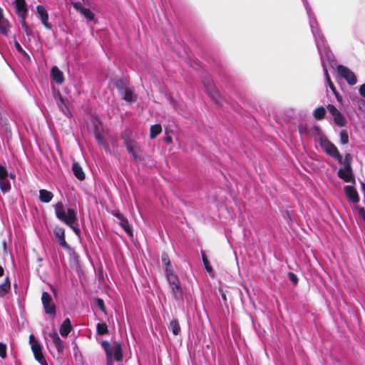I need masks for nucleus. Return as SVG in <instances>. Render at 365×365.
<instances>
[{"label":"nucleus","instance_id":"c756f323","mask_svg":"<svg viewBox=\"0 0 365 365\" xmlns=\"http://www.w3.org/2000/svg\"><path fill=\"white\" fill-rule=\"evenodd\" d=\"M97 334L104 335L108 332V326L105 322H100L96 325Z\"/></svg>","mask_w":365,"mask_h":365},{"label":"nucleus","instance_id":"bb28decb","mask_svg":"<svg viewBox=\"0 0 365 365\" xmlns=\"http://www.w3.org/2000/svg\"><path fill=\"white\" fill-rule=\"evenodd\" d=\"M171 293L173 294V297L175 299H180L182 297V289L180 287V284H176V287L175 286H169Z\"/></svg>","mask_w":365,"mask_h":365},{"label":"nucleus","instance_id":"6ab92c4d","mask_svg":"<svg viewBox=\"0 0 365 365\" xmlns=\"http://www.w3.org/2000/svg\"><path fill=\"white\" fill-rule=\"evenodd\" d=\"M165 272L169 286L176 287V284H180L179 278L177 274L174 273L173 269H167Z\"/></svg>","mask_w":365,"mask_h":365},{"label":"nucleus","instance_id":"6e6552de","mask_svg":"<svg viewBox=\"0 0 365 365\" xmlns=\"http://www.w3.org/2000/svg\"><path fill=\"white\" fill-rule=\"evenodd\" d=\"M9 173L6 168L0 165V189L5 194L10 191L11 184L8 179Z\"/></svg>","mask_w":365,"mask_h":365},{"label":"nucleus","instance_id":"f8f14e48","mask_svg":"<svg viewBox=\"0 0 365 365\" xmlns=\"http://www.w3.org/2000/svg\"><path fill=\"white\" fill-rule=\"evenodd\" d=\"M31 350L34 353L35 359L38 361L41 365H48L43 355L41 346L38 341H34L32 343Z\"/></svg>","mask_w":365,"mask_h":365},{"label":"nucleus","instance_id":"3c124183","mask_svg":"<svg viewBox=\"0 0 365 365\" xmlns=\"http://www.w3.org/2000/svg\"><path fill=\"white\" fill-rule=\"evenodd\" d=\"M361 188H362V191H363L364 194H365V183H364V182L361 183Z\"/></svg>","mask_w":365,"mask_h":365},{"label":"nucleus","instance_id":"20e7f679","mask_svg":"<svg viewBox=\"0 0 365 365\" xmlns=\"http://www.w3.org/2000/svg\"><path fill=\"white\" fill-rule=\"evenodd\" d=\"M101 346L106 351L108 361H110L112 358H114L117 361H122L123 351L121 345L119 343H115L113 346H110L108 341H103Z\"/></svg>","mask_w":365,"mask_h":365},{"label":"nucleus","instance_id":"4c0bfd02","mask_svg":"<svg viewBox=\"0 0 365 365\" xmlns=\"http://www.w3.org/2000/svg\"><path fill=\"white\" fill-rule=\"evenodd\" d=\"M14 46L19 53H22L24 56L29 57L28 53L22 48L18 41L14 42Z\"/></svg>","mask_w":365,"mask_h":365},{"label":"nucleus","instance_id":"37998d69","mask_svg":"<svg viewBox=\"0 0 365 365\" xmlns=\"http://www.w3.org/2000/svg\"><path fill=\"white\" fill-rule=\"evenodd\" d=\"M290 280L294 284L297 283V277L292 272L289 274Z\"/></svg>","mask_w":365,"mask_h":365},{"label":"nucleus","instance_id":"8fccbe9b","mask_svg":"<svg viewBox=\"0 0 365 365\" xmlns=\"http://www.w3.org/2000/svg\"><path fill=\"white\" fill-rule=\"evenodd\" d=\"M4 272V268L0 265V277L3 276Z\"/></svg>","mask_w":365,"mask_h":365},{"label":"nucleus","instance_id":"603ef678","mask_svg":"<svg viewBox=\"0 0 365 365\" xmlns=\"http://www.w3.org/2000/svg\"><path fill=\"white\" fill-rule=\"evenodd\" d=\"M9 175L10 178H11V179H14V178H15V175L13 173H10Z\"/></svg>","mask_w":365,"mask_h":365},{"label":"nucleus","instance_id":"58836bf2","mask_svg":"<svg viewBox=\"0 0 365 365\" xmlns=\"http://www.w3.org/2000/svg\"><path fill=\"white\" fill-rule=\"evenodd\" d=\"M0 356L4 359L6 356V345L0 343Z\"/></svg>","mask_w":365,"mask_h":365},{"label":"nucleus","instance_id":"b1692460","mask_svg":"<svg viewBox=\"0 0 365 365\" xmlns=\"http://www.w3.org/2000/svg\"><path fill=\"white\" fill-rule=\"evenodd\" d=\"M72 170L74 175L80 180L85 179V173L83 171L81 166L76 162H74L72 165Z\"/></svg>","mask_w":365,"mask_h":365},{"label":"nucleus","instance_id":"864d4df0","mask_svg":"<svg viewBox=\"0 0 365 365\" xmlns=\"http://www.w3.org/2000/svg\"><path fill=\"white\" fill-rule=\"evenodd\" d=\"M174 106V108H175V110H177L178 111H179V112H180V110L178 109V108H177V107H175V106Z\"/></svg>","mask_w":365,"mask_h":365},{"label":"nucleus","instance_id":"c9c22d12","mask_svg":"<svg viewBox=\"0 0 365 365\" xmlns=\"http://www.w3.org/2000/svg\"><path fill=\"white\" fill-rule=\"evenodd\" d=\"M26 17L20 18V24L21 25V27H22L24 31L27 35H29L31 33V30L26 22Z\"/></svg>","mask_w":365,"mask_h":365},{"label":"nucleus","instance_id":"2eb2a0df","mask_svg":"<svg viewBox=\"0 0 365 365\" xmlns=\"http://www.w3.org/2000/svg\"><path fill=\"white\" fill-rule=\"evenodd\" d=\"M55 237L58 239L59 245L66 250H70V246L65 240V230L61 227H56L53 230Z\"/></svg>","mask_w":365,"mask_h":365},{"label":"nucleus","instance_id":"7c9ffc66","mask_svg":"<svg viewBox=\"0 0 365 365\" xmlns=\"http://www.w3.org/2000/svg\"><path fill=\"white\" fill-rule=\"evenodd\" d=\"M161 259L163 264L165 266V271L167 269H173L168 254L163 253L161 256Z\"/></svg>","mask_w":365,"mask_h":365},{"label":"nucleus","instance_id":"9d476101","mask_svg":"<svg viewBox=\"0 0 365 365\" xmlns=\"http://www.w3.org/2000/svg\"><path fill=\"white\" fill-rule=\"evenodd\" d=\"M116 86L118 87L123 100L129 103L135 101L136 98L134 96L133 90L131 88L121 86L120 82L116 83Z\"/></svg>","mask_w":365,"mask_h":365},{"label":"nucleus","instance_id":"a211bd4d","mask_svg":"<svg viewBox=\"0 0 365 365\" xmlns=\"http://www.w3.org/2000/svg\"><path fill=\"white\" fill-rule=\"evenodd\" d=\"M344 190L345 194L350 200L353 202H359V197L358 193L352 185H346Z\"/></svg>","mask_w":365,"mask_h":365},{"label":"nucleus","instance_id":"1a4fd4ad","mask_svg":"<svg viewBox=\"0 0 365 365\" xmlns=\"http://www.w3.org/2000/svg\"><path fill=\"white\" fill-rule=\"evenodd\" d=\"M337 71L339 74L343 77L349 85L353 86L356 84V78L354 73L347 67L339 65L337 66Z\"/></svg>","mask_w":365,"mask_h":365},{"label":"nucleus","instance_id":"dca6fc26","mask_svg":"<svg viewBox=\"0 0 365 365\" xmlns=\"http://www.w3.org/2000/svg\"><path fill=\"white\" fill-rule=\"evenodd\" d=\"M14 6L16 13L19 19L27 16L28 8L25 0H15Z\"/></svg>","mask_w":365,"mask_h":365},{"label":"nucleus","instance_id":"473e14b6","mask_svg":"<svg viewBox=\"0 0 365 365\" xmlns=\"http://www.w3.org/2000/svg\"><path fill=\"white\" fill-rule=\"evenodd\" d=\"M170 329L173 334L178 335L180 331L179 323L176 320H173L170 322Z\"/></svg>","mask_w":365,"mask_h":365},{"label":"nucleus","instance_id":"5701e85b","mask_svg":"<svg viewBox=\"0 0 365 365\" xmlns=\"http://www.w3.org/2000/svg\"><path fill=\"white\" fill-rule=\"evenodd\" d=\"M53 197V195L51 192L45 189H41L39 190V200L41 202L44 203L50 202Z\"/></svg>","mask_w":365,"mask_h":365},{"label":"nucleus","instance_id":"f257e3e1","mask_svg":"<svg viewBox=\"0 0 365 365\" xmlns=\"http://www.w3.org/2000/svg\"><path fill=\"white\" fill-rule=\"evenodd\" d=\"M304 5L305 6V9L307 10V15L309 19V26L312 31V33L313 34V36L315 39L316 45L319 51V53L320 55L321 58V63L323 68L324 74L325 76L326 81L330 88V89L334 93L336 94V88L333 84V83L331 81V78L329 77V75L328 73V69L327 66H330L331 67H333V56L330 53L329 48L327 45V42L324 38V36L322 35L319 28L318 23L313 16V14L312 12L311 8L308 5V2L307 0H302Z\"/></svg>","mask_w":365,"mask_h":365},{"label":"nucleus","instance_id":"7ed1b4c3","mask_svg":"<svg viewBox=\"0 0 365 365\" xmlns=\"http://www.w3.org/2000/svg\"><path fill=\"white\" fill-rule=\"evenodd\" d=\"M352 157L350 153H346L344 158H342L343 166L339 168L337 172V175L339 178L342 179L346 182H351L355 184V179L351 168Z\"/></svg>","mask_w":365,"mask_h":365},{"label":"nucleus","instance_id":"39448f33","mask_svg":"<svg viewBox=\"0 0 365 365\" xmlns=\"http://www.w3.org/2000/svg\"><path fill=\"white\" fill-rule=\"evenodd\" d=\"M319 144L322 150L328 155L336 159L339 163H342V155L340 154L336 147L331 141H329L325 136L320 135Z\"/></svg>","mask_w":365,"mask_h":365},{"label":"nucleus","instance_id":"e433bc0d","mask_svg":"<svg viewBox=\"0 0 365 365\" xmlns=\"http://www.w3.org/2000/svg\"><path fill=\"white\" fill-rule=\"evenodd\" d=\"M327 109L334 118L341 113V112L334 106L331 104L328 105Z\"/></svg>","mask_w":365,"mask_h":365},{"label":"nucleus","instance_id":"a878e982","mask_svg":"<svg viewBox=\"0 0 365 365\" xmlns=\"http://www.w3.org/2000/svg\"><path fill=\"white\" fill-rule=\"evenodd\" d=\"M11 289V282L6 277L4 282L0 284V297H4Z\"/></svg>","mask_w":365,"mask_h":365},{"label":"nucleus","instance_id":"412c9836","mask_svg":"<svg viewBox=\"0 0 365 365\" xmlns=\"http://www.w3.org/2000/svg\"><path fill=\"white\" fill-rule=\"evenodd\" d=\"M72 329L71 321L66 318L60 327L59 332L63 337H66Z\"/></svg>","mask_w":365,"mask_h":365},{"label":"nucleus","instance_id":"9b49d317","mask_svg":"<svg viewBox=\"0 0 365 365\" xmlns=\"http://www.w3.org/2000/svg\"><path fill=\"white\" fill-rule=\"evenodd\" d=\"M36 11L38 15L39 19L41 20L42 24L45 26V28L48 30H51L52 25L48 21V14L45 7L42 5H38L36 6Z\"/></svg>","mask_w":365,"mask_h":365},{"label":"nucleus","instance_id":"49530a36","mask_svg":"<svg viewBox=\"0 0 365 365\" xmlns=\"http://www.w3.org/2000/svg\"><path fill=\"white\" fill-rule=\"evenodd\" d=\"M96 138L98 142H102V137L101 136L100 133L98 132H96L95 133Z\"/></svg>","mask_w":365,"mask_h":365},{"label":"nucleus","instance_id":"09e8293b","mask_svg":"<svg viewBox=\"0 0 365 365\" xmlns=\"http://www.w3.org/2000/svg\"><path fill=\"white\" fill-rule=\"evenodd\" d=\"M165 141L168 143H170L172 142V138L170 136H168L165 138Z\"/></svg>","mask_w":365,"mask_h":365},{"label":"nucleus","instance_id":"f3484780","mask_svg":"<svg viewBox=\"0 0 365 365\" xmlns=\"http://www.w3.org/2000/svg\"><path fill=\"white\" fill-rule=\"evenodd\" d=\"M48 336L51 339L52 342L54 344L57 351L59 354L62 353L64 350V343L60 339L57 332L55 330H53L48 334Z\"/></svg>","mask_w":365,"mask_h":365},{"label":"nucleus","instance_id":"423d86ee","mask_svg":"<svg viewBox=\"0 0 365 365\" xmlns=\"http://www.w3.org/2000/svg\"><path fill=\"white\" fill-rule=\"evenodd\" d=\"M41 302L46 314L54 317L56 315V308L50 294L43 292L41 295Z\"/></svg>","mask_w":365,"mask_h":365},{"label":"nucleus","instance_id":"a19ab883","mask_svg":"<svg viewBox=\"0 0 365 365\" xmlns=\"http://www.w3.org/2000/svg\"><path fill=\"white\" fill-rule=\"evenodd\" d=\"M58 107L60 108V110L62 111V113L67 117H69L71 115V113L69 110V109L68 108L67 106H65L64 108H61V105L58 104Z\"/></svg>","mask_w":365,"mask_h":365},{"label":"nucleus","instance_id":"aec40b11","mask_svg":"<svg viewBox=\"0 0 365 365\" xmlns=\"http://www.w3.org/2000/svg\"><path fill=\"white\" fill-rule=\"evenodd\" d=\"M74 7L78 9L81 14H83L88 20H94L95 15L89 9L81 6V4L79 3L74 4Z\"/></svg>","mask_w":365,"mask_h":365},{"label":"nucleus","instance_id":"f03ea898","mask_svg":"<svg viewBox=\"0 0 365 365\" xmlns=\"http://www.w3.org/2000/svg\"><path fill=\"white\" fill-rule=\"evenodd\" d=\"M56 217L58 220L68 225L76 235H80V229L78 227V213L76 208L68 207L66 210L62 202H58L53 205Z\"/></svg>","mask_w":365,"mask_h":365},{"label":"nucleus","instance_id":"4be33fe9","mask_svg":"<svg viewBox=\"0 0 365 365\" xmlns=\"http://www.w3.org/2000/svg\"><path fill=\"white\" fill-rule=\"evenodd\" d=\"M52 78L58 84H61L64 81L62 71L57 67L53 66L51 71Z\"/></svg>","mask_w":365,"mask_h":365},{"label":"nucleus","instance_id":"4468645a","mask_svg":"<svg viewBox=\"0 0 365 365\" xmlns=\"http://www.w3.org/2000/svg\"><path fill=\"white\" fill-rule=\"evenodd\" d=\"M11 28V23L4 17L3 9L0 7V33L4 36H8Z\"/></svg>","mask_w":365,"mask_h":365},{"label":"nucleus","instance_id":"cd10ccee","mask_svg":"<svg viewBox=\"0 0 365 365\" xmlns=\"http://www.w3.org/2000/svg\"><path fill=\"white\" fill-rule=\"evenodd\" d=\"M162 131V127L160 124L153 125L150 129V137L151 139L155 138Z\"/></svg>","mask_w":365,"mask_h":365},{"label":"nucleus","instance_id":"72a5a7b5","mask_svg":"<svg viewBox=\"0 0 365 365\" xmlns=\"http://www.w3.org/2000/svg\"><path fill=\"white\" fill-rule=\"evenodd\" d=\"M335 123L339 126H344L346 125V119L341 113L334 118Z\"/></svg>","mask_w":365,"mask_h":365},{"label":"nucleus","instance_id":"0eeeda50","mask_svg":"<svg viewBox=\"0 0 365 365\" xmlns=\"http://www.w3.org/2000/svg\"><path fill=\"white\" fill-rule=\"evenodd\" d=\"M122 138L127 151L133 155L134 159L137 160L138 158L136 153V150L138 148V143L127 133L122 134Z\"/></svg>","mask_w":365,"mask_h":365},{"label":"nucleus","instance_id":"a18cd8bd","mask_svg":"<svg viewBox=\"0 0 365 365\" xmlns=\"http://www.w3.org/2000/svg\"><path fill=\"white\" fill-rule=\"evenodd\" d=\"M359 93L361 96L365 98V84H363L359 88Z\"/></svg>","mask_w":365,"mask_h":365},{"label":"nucleus","instance_id":"2f4dec72","mask_svg":"<svg viewBox=\"0 0 365 365\" xmlns=\"http://www.w3.org/2000/svg\"><path fill=\"white\" fill-rule=\"evenodd\" d=\"M202 262H203V264H204V267H205V270L212 274V267L211 265L210 264V262L209 260L207 259L205 254L204 252H202Z\"/></svg>","mask_w":365,"mask_h":365},{"label":"nucleus","instance_id":"c03bdc74","mask_svg":"<svg viewBox=\"0 0 365 365\" xmlns=\"http://www.w3.org/2000/svg\"><path fill=\"white\" fill-rule=\"evenodd\" d=\"M58 101H59L58 102V104L61 105V108H64L65 106H66L65 100L63 98L62 96H59Z\"/></svg>","mask_w":365,"mask_h":365},{"label":"nucleus","instance_id":"393cba45","mask_svg":"<svg viewBox=\"0 0 365 365\" xmlns=\"http://www.w3.org/2000/svg\"><path fill=\"white\" fill-rule=\"evenodd\" d=\"M118 219L120 220V225L125 230V232L130 236H132V227L129 224L128 221L124 218L120 214H118L115 215Z\"/></svg>","mask_w":365,"mask_h":365},{"label":"nucleus","instance_id":"c85d7f7f","mask_svg":"<svg viewBox=\"0 0 365 365\" xmlns=\"http://www.w3.org/2000/svg\"><path fill=\"white\" fill-rule=\"evenodd\" d=\"M326 114V110L323 106L317 108L314 111V117L317 120H322L324 118Z\"/></svg>","mask_w":365,"mask_h":365},{"label":"nucleus","instance_id":"f704fd0d","mask_svg":"<svg viewBox=\"0 0 365 365\" xmlns=\"http://www.w3.org/2000/svg\"><path fill=\"white\" fill-rule=\"evenodd\" d=\"M340 143L343 145H346L349 143V135L346 130H342L340 132Z\"/></svg>","mask_w":365,"mask_h":365},{"label":"nucleus","instance_id":"5fc2aeb1","mask_svg":"<svg viewBox=\"0 0 365 365\" xmlns=\"http://www.w3.org/2000/svg\"><path fill=\"white\" fill-rule=\"evenodd\" d=\"M364 195V202H365V193Z\"/></svg>","mask_w":365,"mask_h":365},{"label":"nucleus","instance_id":"ea45409f","mask_svg":"<svg viewBox=\"0 0 365 365\" xmlns=\"http://www.w3.org/2000/svg\"><path fill=\"white\" fill-rule=\"evenodd\" d=\"M97 305L102 312L106 313V306L103 299H97Z\"/></svg>","mask_w":365,"mask_h":365},{"label":"nucleus","instance_id":"79ce46f5","mask_svg":"<svg viewBox=\"0 0 365 365\" xmlns=\"http://www.w3.org/2000/svg\"><path fill=\"white\" fill-rule=\"evenodd\" d=\"M358 210H359V215L365 221V209L364 207H359L358 209Z\"/></svg>","mask_w":365,"mask_h":365},{"label":"nucleus","instance_id":"ddd939ff","mask_svg":"<svg viewBox=\"0 0 365 365\" xmlns=\"http://www.w3.org/2000/svg\"><path fill=\"white\" fill-rule=\"evenodd\" d=\"M203 84L208 95L215 101L218 102L220 97L218 89L215 85L210 81H204Z\"/></svg>","mask_w":365,"mask_h":365},{"label":"nucleus","instance_id":"de8ad7c7","mask_svg":"<svg viewBox=\"0 0 365 365\" xmlns=\"http://www.w3.org/2000/svg\"><path fill=\"white\" fill-rule=\"evenodd\" d=\"M29 341L30 343L32 344L33 342L34 341H38L37 340L35 339L34 336L31 334L29 336Z\"/></svg>","mask_w":365,"mask_h":365}]
</instances>
